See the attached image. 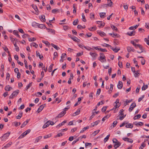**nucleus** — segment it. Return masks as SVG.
I'll list each match as a JSON object with an SVG mask.
<instances>
[{
	"instance_id": "obj_1",
	"label": "nucleus",
	"mask_w": 149,
	"mask_h": 149,
	"mask_svg": "<svg viewBox=\"0 0 149 149\" xmlns=\"http://www.w3.org/2000/svg\"><path fill=\"white\" fill-rule=\"evenodd\" d=\"M100 56L98 60L102 63H104L106 62L105 56L104 54L102 53H100Z\"/></svg>"
},
{
	"instance_id": "obj_2",
	"label": "nucleus",
	"mask_w": 149,
	"mask_h": 149,
	"mask_svg": "<svg viewBox=\"0 0 149 149\" xmlns=\"http://www.w3.org/2000/svg\"><path fill=\"white\" fill-rule=\"evenodd\" d=\"M112 141L113 143H115L114 147L115 148H118L120 145L121 143L116 139H113Z\"/></svg>"
},
{
	"instance_id": "obj_3",
	"label": "nucleus",
	"mask_w": 149,
	"mask_h": 149,
	"mask_svg": "<svg viewBox=\"0 0 149 149\" xmlns=\"http://www.w3.org/2000/svg\"><path fill=\"white\" fill-rule=\"evenodd\" d=\"M19 93V91L17 90L14 91L9 97V99H12L15 97Z\"/></svg>"
},
{
	"instance_id": "obj_4",
	"label": "nucleus",
	"mask_w": 149,
	"mask_h": 149,
	"mask_svg": "<svg viewBox=\"0 0 149 149\" xmlns=\"http://www.w3.org/2000/svg\"><path fill=\"white\" fill-rule=\"evenodd\" d=\"M10 132H8L7 133L4 134L1 137V140L2 141H5L7 139L8 137L9 136L10 134Z\"/></svg>"
},
{
	"instance_id": "obj_5",
	"label": "nucleus",
	"mask_w": 149,
	"mask_h": 149,
	"mask_svg": "<svg viewBox=\"0 0 149 149\" xmlns=\"http://www.w3.org/2000/svg\"><path fill=\"white\" fill-rule=\"evenodd\" d=\"M136 106V104L135 103L133 102V103L130 106L128 110L130 112H131L133 110V109Z\"/></svg>"
},
{
	"instance_id": "obj_6",
	"label": "nucleus",
	"mask_w": 149,
	"mask_h": 149,
	"mask_svg": "<svg viewBox=\"0 0 149 149\" xmlns=\"http://www.w3.org/2000/svg\"><path fill=\"white\" fill-rule=\"evenodd\" d=\"M66 112L65 111H64L61 112L57 116H56V118H61L64 116L66 113Z\"/></svg>"
},
{
	"instance_id": "obj_7",
	"label": "nucleus",
	"mask_w": 149,
	"mask_h": 149,
	"mask_svg": "<svg viewBox=\"0 0 149 149\" xmlns=\"http://www.w3.org/2000/svg\"><path fill=\"white\" fill-rule=\"evenodd\" d=\"M123 139L125 141H127V142L132 143L133 142V140L131 139L128 138L126 137L123 138Z\"/></svg>"
},
{
	"instance_id": "obj_8",
	"label": "nucleus",
	"mask_w": 149,
	"mask_h": 149,
	"mask_svg": "<svg viewBox=\"0 0 149 149\" xmlns=\"http://www.w3.org/2000/svg\"><path fill=\"white\" fill-rule=\"evenodd\" d=\"M97 24L100 25L99 27H103L105 23L104 22H102L101 21H97L96 22Z\"/></svg>"
},
{
	"instance_id": "obj_9",
	"label": "nucleus",
	"mask_w": 149,
	"mask_h": 149,
	"mask_svg": "<svg viewBox=\"0 0 149 149\" xmlns=\"http://www.w3.org/2000/svg\"><path fill=\"white\" fill-rule=\"evenodd\" d=\"M123 86V83L122 81H119L117 85V87L118 88L120 89L122 88Z\"/></svg>"
},
{
	"instance_id": "obj_10",
	"label": "nucleus",
	"mask_w": 149,
	"mask_h": 149,
	"mask_svg": "<svg viewBox=\"0 0 149 149\" xmlns=\"http://www.w3.org/2000/svg\"><path fill=\"white\" fill-rule=\"evenodd\" d=\"M127 48L128 52H130L131 51L134 52L135 51V49L132 47L128 46Z\"/></svg>"
},
{
	"instance_id": "obj_11",
	"label": "nucleus",
	"mask_w": 149,
	"mask_h": 149,
	"mask_svg": "<svg viewBox=\"0 0 149 149\" xmlns=\"http://www.w3.org/2000/svg\"><path fill=\"white\" fill-rule=\"evenodd\" d=\"M100 122V121L98 120L96 121L91 124V127H94L95 125H97Z\"/></svg>"
},
{
	"instance_id": "obj_12",
	"label": "nucleus",
	"mask_w": 149,
	"mask_h": 149,
	"mask_svg": "<svg viewBox=\"0 0 149 149\" xmlns=\"http://www.w3.org/2000/svg\"><path fill=\"white\" fill-rule=\"evenodd\" d=\"M135 33V31H133L130 32H128L127 33V34L129 36H134Z\"/></svg>"
},
{
	"instance_id": "obj_13",
	"label": "nucleus",
	"mask_w": 149,
	"mask_h": 149,
	"mask_svg": "<svg viewBox=\"0 0 149 149\" xmlns=\"http://www.w3.org/2000/svg\"><path fill=\"white\" fill-rule=\"evenodd\" d=\"M12 144V142L11 141H10L8 144H6L4 146V148H8L10 147Z\"/></svg>"
},
{
	"instance_id": "obj_14",
	"label": "nucleus",
	"mask_w": 149,
	"mask_h": 149,
	"mask_svg": "<svg viewBox=\"0 0 149 149\" xmlns=\"http://www.w3.org/2000/svg\"><path fill=\"white\" fill-rule=\"evenodd\" d=\"M44 106H43V105H41L40 106L39 108L38 109V110H37V112L38 113H39L40 111H41L44 108Z\"/></svg>"
},
{
	"instance_id": "obj_15",
	"label": "nucleus",
	"mask_w": 149,
	"mask_h": 149,
	"mask_svg": "<svg viewBox=\"0 0 149 149\" xmlns=\"http://www.w3.org/2000/svg\"><path fill=\"white\" fill-rule=\"evenodd\" d=\"M111 49L113 50V51L115 52H118V51L120 50V48H113L112 46L111 47Z\"/></svg>"
},
{
	"instance_id": "obj_16",
	"label": "nucleus",
	"mask_w": 149,
	"mask_h": 149,
	"mask_svg": "<svg viewBox=\"0 0 149 149\" xmlns=\"http://www.w3.org/2000/svg\"><path fill=\"white\" fill-rule=\"evenodd\" d=\"M49 121H47L43 126L42 128H45L46 127H48L49 125H50V124L49 123Z\"/></svg>"
},
{
	"instance_id": "obj_17",
	"label": "nucleus",
	"mask_w": 149,
	"mask_h": 149,
	"mask_svg": "<svg viewBox=\"0 0 149 149\" xmlns=\"http://www.w3.org/2000/svg\"><path fill=\"white\" fill-rule=\"evenodd\" d=\"M46 29L48 30V32L51 33L53 34H54L55 32V31L51 29H48L47 28H46Z\"/></svg>"
},
{
	"instance_id": "obj_18",
	"label": "nucleus",
	"mask_w": 149,
	"mask_h": 149,
	"mask_svg": "<svg viewBox=\"0 0 149 149\" xmlns=\"http://www.w3.org/2000/svg\"><path fill=\"white\" fill-rule=\"evenodd\" d=\"M67 122L66 120H65L63 121L61 123L59 124H58L57 126L56 127H59L61 126H62L64 125V124L65 123H66Z\"/></svg>"
},
{
	"instance_id": "obj_19",
	"label": "nucleus",
	"mask_w": 149,
	"mask_h": 149,
	"mask_svg": "<svg viewBox=\"0 0 149 149\" xmlns=\"http://www.w3.org/2000/svg\"><path fill=\"white\" fill-rule=\"evenodd\" d=\"M38 26L40 28V29H45L47 28L45 25L43 24H38Z\"/></svg>"
},
{
	"instance_id": "obj_20",
	"label": "nucleus",
	"mask_w": 149,
	"mask_h": 149,
	"mask_svg": "<svg viewBox=\"0 0 149 149\" xmlns=\"http://www.w3.org/2000/svg\"><path fill=\"white\" fill-rule=\"evenodd\" d=\"M12 89V88L10 87L9 85H7L6 86L5 89V90L9 91L11 89Z\"/></svg>"
},
{
	"instance_id": "obj_21",
	"label": "nucleus",
	"mask_w": 149,
	"mask_h": 149,
	"mask_svg": "<svg viewBox=\"0 0 149 149\" xmlns=\"http://www.w3.org/2000/svg\"><path fill=\"white\" fill-rule=\"evenodd\" d=\"M27 134H26V132H24L19 137L18 139H22Z\"/></svg>"
},
{
	"instance_id": "obj_22",
	"label": "nucleus",
	"mask_w": 149,
	"mask_h": 149,
	"mask_svg": "<svg viewBox=\"0 0 149 149\" xmlns=\"http://www.w3.org/2000/svg\"><path fill=\"white\" fill-rule=\"evenodd\" d=\"M89 128V127L88 126H87L86 127H84L81 130L80 132V133H82L84 132L87 129H88Z\"/></svg>"
},
{
	"instance_id": "obj_23",
	"label": "nucleus",
	"mask_w": 149,
	"mask_h": 149,
	"mask_svg": "<svg viewBox=\"0 0 149 149\" xmlns=\"http://www.w3.org/2000/svg\"><path fill=\"white\" fill-rule=\"evenodd\" d=\"M59 10L58 9H54L52 10V13L54 14H56V13L59 12Z\"/></svg>"
},
{
	"instance_id": "obj_24",
	"label": "nucleus",
	"mask_w": 149,
	"mask_h": 149,
	"mask_svg": "<svg viewBox=\"0 0 149 149\" xmlns=\"http://www.w3.org/2000/svg\"><path fill=\"white\" fill-rule=\"evenodd\" d=\"M36 56H39V58L41 60L42 59V58H43V57L42 56H41L40 53L37 51H36Z\"/></svg>"
},
{
	"instance_id": "obj_25",
	"label": "nucleus",
	"mask_w": 149,
	"mask_h": 149,
	"mask_svg": "<svg viewBox=\"0 0 149 149\" xmlns=\"http://www.w3.org/2000/svg\"><path fill=\"white\" fill-rule=\"evenodd\" d=\"M32 6L36 12H37V13L38 12V9L37 6H36L34 5H32Z\"/></svg>"
},
{
	"instance_id": "obj_26",
	"label": "nucleus",
	"mask_w": 149,
	"mask_h": 149,
	"mask_svg": "<svg viewBox=\"0 0 149 149\" xmlns=\"http://www.w3.org/2000/svg\"><path fill=\"white\" fill-rule=\"evenodd\" d=\"M14 46L15 47V49L17 52H18L19 51V47L17 46L16 42L13 43Z\"/></svg>"
},
{
	"instance_id": "obj_27",
	"label": "nucleus",
	"mask_w": 149,
	"mask_h": 149,
	"mask_svg": "<svg viewBox=\"0 0 149 149\" xmlns=\"http://www.w3.org/2000/svg\"><path fill=\"white\" fill-rule=\"evenodd\" d=\"M106 15V13H101L100 14V17L102 18H104L105 17Z\"/></svg>"
},
{
	"instance_id": "obj_28",
	"label": "nucleus",
	"mask_w": 149,
	"mask_h": 149,
	"mask_svg": "<svg viewBox=\"0 0 149 149\" xmlns=\"http://www.w3.org/2000/svg\"><path fill=\"white\" fill-rule=\"evenodd\" d=\"M18 32L17 31L14 30L13 31V33L15 35H16L18 37L20 38V36L18 34Z\"/></svg>"
},
{
	"instance_id": "obj_29",
	"label": "nucleus",
	"mask_w": 149,
	"mask_h": 149,
	"mask_svg": "<svg viewBox=\"0 0 149 149\" xmlns=\"http://www.w3.org/2000/svg\"><path fill=\"white\" fill-rule=\"evenodd\" d=\"M13 124L14 125L17 127L19 125L21 124V123L20 122H18L16 121L14 122L13 123Z\"/></svg>"
},
{
	"instance_id": "obj_30",
	"label": "nucleus",
	"mask_w": 149,
	"mask_h": 149,
	"mask_svg": "<svg viewBox=\"0 0 149 149\" xmlns=\"http://www.w3.org/2000/svg\"><path fill=\"white\" fill-rule=\"evenodd\" d=\"M90 54L93 57H96L97 54L95 53L90 52Z\"/></svg>"
},
{
	"instance_id": "obj_31",
	"label": "nucleus",
	"mask_w": 149,
	"mask_h": 149,
	"mask_svg": "<svg viewBox=\"0 0 149 149\" xmlns=\"http://www.w3.org/2000/svg\"><path fill=\"white\" fill-rule=\"evenodd\" d=\"M111 28L115 30L116 31H117L118 30V29L113 24H111Z\"/></svg>"
},
{
	"instance_id": "obj_32",
	"label": "nucleus",
	"mask_w": 149,
	"mask_h": 149,
	"mask_svg": "<svg viewBox=\"0 0 149 149\" xmlns=\"http://www.w3.org/2000/svg\"><path fill=\"white\" fill-rule=\"evenodd\" d=\"M125 127L127 128H132L133 127V126L132 125V124L130 123L126 125H125Z\"/></svg>"
},
{
	"instance_id": "obj_33",
	"label": "nucleus",
	"mask_w": 149,
	"mask_h": 149,
	"mask_svg": "<svg viewBox=\"0 0 149 149\" xmlns=\"http://www.w3.org/2000/svg\"><path fill=\"white\" fill-rule=\"evenodd\" d=\"M54 65V64H52L49 66L48 68V71L49 72H50L52 71V68Z\"/></svg>"
},
{
	"instance_id": "obj_34",
	"label": "nucleus",
	"mask_w": 149,
	"mask_h": 149,
	"mask_svg": "<svg viewBox=\"0 0 149 149\" xmlns=\"http://www.w3.org/2000/svg\"><path fill=\"white\" fill-rule=\"evenodd\" d=\"M42 138V136H39L37 137L35 139V143L38 142Z\"/></svg>"
},
{
	"instance_id": "obj_35",
	"label": "nucleus",
	"mask_w": 149,
	"mask_h": 149,
	"mask_svg": "<svg viewBox=\"0 0 149 149\" xmlns=\"http://www.w3.org/2000/svg\"><path fill=\"white\" fill-rule=\"evenodd\" d=\"M138 45L139 46V49L141 50V51L140 52L137 51V52L139 53H141L143 52V47L141 45Z\"/></svg>"
},
{
	"instance_id": "obj_36",
	"label": "nucleus",
	"mask_w": 149,
	"mask_h": 149,
	"mask_svg": "<svg viewBox=\"0 0 149 149\" xmlns=\"http://www.w3.org/2000/svg\"><path fill=\"white\" fill-rule=\"evenodd\" d=\"M79 20L78 19L75 20L73 22V25H77L78 23Z\"/></svg>"
},
{
	"instance_id": "obj_37",
	"label": "nucleus",
	"mask_w": 149,
	"mask_h": 149,
	"mask_svg": "<svg viewBox=\"0 0 149 149\" xmlns=\"http://www.w3.org/2000/svg\"><path fill=\"white\" fill-rule=\"evenodd\" d=\"M141 117V115L140 114H138L135 116L134 117V120H136V119H139Z\"/></svg>"
},
{
	"instance_id": "obj_38",
	"label": "nucleus",
	"mask_w": 149,
	"mask_h": 149,
	"mask_svg": "<svg viewBox=\"0 0 149 149\" xmlns=\"http://www.w3.org/2000/svg\"><path fill=\"white\" fill-rule=\"evenodd\" d=\"M110 116V115H107L106 116H104L102 118V120L104 121L105 120L107 119V118H109Z\"/></svg>"
},
{
	"instance_id": "obj_39",
	"label": "nucleus",
	"mask_w": 149,
	"mask_h": 149,
	"mask_svg": "<svg viewBox=\"0 0 149 149\" xmlns=\"http://www.w3.org/2000/svg\"><path fill=\"white\" fill-rule=\"evenodd\" d=\"M126 115L124 116L123 115L119 114L118 115V116L119 118V119L120 120H122L125 117Z\"/></svg>"
},
{
	"instance_id": "obj_40",
	"label": "nucleus",
	"mask_w": 149,
	"mask_h": 149,
	"mask_svg": "<svg viewBox=\"0 0 149 149\" xmlns=\"http://www.w3.org/2000/svg\"><path fill=\"white\" fill-rule=\"evenodd\" d=\"M31 46H33L35 47L36 48H37L38 47V45L36 44L35 42H32L31 44Z\"/></svg>"
},
{
	"instance_id": "obj_41",
	"label": "nucleus",
	"mask_w": 149,
	"mask_h": 149,
	"mask_svg": "<svg viewBox=\"0 0 149 149\" xmlns=\"http://www.w3.org/2000/svg\"><path fill=\"white\" fill-rule=\"evenodd\" d=\"M51 45L54 48H55L57 50H58L60 49L59 47H58L56 45H55L53 44V43H52L51 44Z\"/></svg>"
},
{
	"instance_id": "obj_42",
	"label": "nucleus",
	"mask_w": 149,
	"mask_h": 149,
	"mask_svg": "<svg viewBox=\"0 0 149 149\" xmlns=\"http://www.w3.org/2000/svg\"><path fill=\"white\" fill-rule=\"evenodd\" d=\"M98 33L101 36H105L106 35V34L104 32L102 31L99 32H98Z\"/></svg>"
},
{
	"instance_id": "obj_43",
	"label": "nucleus",
	"mask_w": 149,
	"mask_h": 149,
	"mask_svg": "<svg viewBox=\"0 0 149 149\" xmlns=\"http://www.w3.org/2000/svg\"><path fill=\"white\" fill-rule=\"evenodd\" d=\"M148 87V86L147 85H143L141 89L143 91H144Z\"/></svg>"
},
{
	"instance_id": "obj_44",
	"label": "nucleus",
	"mask_w": 149,
	"mask_h": 149,
	"mask_svg": "<svg viewBox=\"0 0 149 149\" xmlns=\"http://www.w3.org/2000/svg\"><path fill=\"white\" fill-rule=\"evenodd\" d=\"M110 136V134H109L108 135H107L106 137L104 138V141L105 143L106 142H107L108 140L109 139V137Z\"/></svg>"
},
{
	"instance_id": "obj_45",
	"label": "nucleus",
	"mask_w": 149,
	"mask_h": 149,
	"mask_svg": "<svg viewBox=\"0 0 149 149\" xmlns=\"http://www.w3.org/2000/svg\"><path fill=\"white\" fill-rule=\"evenodd\" d=\"M111 6L110 4L108 3L107 4H105L103 5L102 6L103 8H107L108 6L111 7Z\"/></svg>"
},
{
	"instance_id": "obj_46",
	"label": "nucleus",
	"mask_w": 149,
	"mask_h": 149,
	"mask_svg": "<svg viewBox=\"0 0 149 149\" xmlns=\"http://www.w3.org/2000/svg\"><path fill=\"white\" fill-rule=\"evenodd\" d=\"M40 20L42 22H45V17L44 15H42L40 17Z\"/></svg>"
},
{
	"instance_id": "obj_47",
	"label": "nucleus",
	"mask_w": 149,
	"mask_h": 149,
	"mask_svg": "<svg viewBox=\"0 0 149 149\" xmlns=\"http://www.w3.org/2000/svg\"><path fill=\"white\" fill-rule=\"evenodd\" d=\"M38 23H37L35 22H33L32 24V26L34 27H36L37 26H38Z\"/></svg>"
},
{
	"instance_id": "obj_48",
	"label": "nucleus",
	"mask_w": 149,
	"mask_h": 149,
	"mask_svg": "<svg viewBox=\"0 0 149 149\" xmlns=\"http://www.w3.org/2000/svg\"><path fill=\"white\" fill-rule=\"evenodd\" d=\"M80 113V110H78L77 111L75 112L74 113V116H75L76 115H79V113Z\"/></svg>"
},
{
	"instance_id": "obj_49",
	"label": "nucleus",
	"mask_w": 149,
	"mask_h": 149,
	"mask_svg": "<svg viewBox=\"0 0 149 149\" xmlns=\"http://www.w3.org/2000/svg\"><path fill=\"white\" fill-rule=\"evenodd\" d=\"M82 20L84 22H86V19H85V16L83 13H82Z\"/></svg>"
},
{
	"instance_id": "obj_50",
	"label": "nucleus",
	"mask_w": 149,
	"mask_h": 149,
	"mask_svg": "<svg viewBox=\"0 0 149 149\" xmlns=\"http://www.w3.org/2000/svg\"><path fill=\"white\" fill-rule=\"evenodd\" d=\"M32 82L30 83L29 84H28L26 87V90H27L32 85Z\"/></svg>"
},
{
	"instance_id": "obj_51",
	"label": "nucleus",
	"mask_w": 149,
	"mask_h": 149,
	"mask_svg": "<svg viewBox=\"0 0 149 149\" xmlns=\"http://www.w3.org/2000/svg\"><path fill=\"white\" fill-rule=\"evenodd\" d=\"M146 146V145L144 143H142L141 145V146L139 147V149H143V148L144 147Z\"/></svg>"
},
{
	"instance_id": "obj_52",
	"label": "nucleus",
	"mask_w": 149,
	"mask_h": 149,
	"mask_svg": "<svg viewBox=\"0 0 149 149\" xmlns=\"http://www.w3.org/2000/svg\"><path fill=\"white\" fill-rule=\"evenodd\" d=\"M51 136V134H49L46 135H45L44 137V138L45 139H47L48 138H49V137H50Z\"/></svg>"
},
{
	"instance_id": "obj_53",
	"label": "nucleus",
	"mask_w": 149,
	"mask_h": 149,
	"mask_svg": "<svg viewBox=\"0 0 149 149\" xmlns=\"http://www.w3.org/2000/svg\"><path fill=\"white\" fill-rule=\"evenodd\" d=\"M135 124L136 126H141L143 125V122H139V123H135Z\"/></svg>"
},
{
	"instance_id": "obj_54",
	"label": "nucleus",
	"mask_w": 149,
	"mask_h": 149,
	"mask_svg": "<svg viewBox=\"0 0 149 149\" xmlns=\"http://www.w3.org/2000/svg\"><path fill=\"white\" fill-rule=\"evenodd\" d=\"M90 18L91 19H93L94 18L95 15L94 14L92 13H91L90 14Z\"/></svg>"
},
{
	"instance_id": "obj_55",
	"label": "nucleus",
	"mask_w": 149,
	"mask_h": 149,
	"mask_svg": "<svg viewBox=\"0 0 149 149\" xmlns=\"http://www.w3.org/2000/svg\"><path fill=\"white\" fill-rule=\"evenodd\" d=\"M77 28L78 29H84L85 28V26H82L81 25L79 24L77 25Z\"/></svg>"
},
{
	"instance_id": "obj_56",
	"label": "nucleus",
	"mask_w": 149,
	"mask_h": 149,
	"mask_svg": "<svg viewBox=\"0 0 149 149\" xmlns=\"http://www.w3.org/2000/svg\"><path fill=\"white\" fill-rule=\"evenodd\" d=\"M120 106V104H115V105H114V107H113V109L112 110H113V109H116V108L119 107Z\"/></svg>"
},
{
	"instance_id": "obj_57",
	"label": "nucleus",
	"mask_w": 149,
	"mask_h": 149,
	"mask_svg": "<svg viewBox=\"0 0 149 149\" xmlns=\"http://www.w3.org/2000/svg\"><path fill=\"white\" fill-rule=\"evenodd\" d=\"M28 40L29 41L31 42L35 41L36 40V39L35 38H29Z\"/></svg>"
},
{
	"instance_id": "obj_58",
	"label": "nucleus",
	"mask_w": 149,
	"mask_h": 149,
	"mask_svg": "<svg viewBox=\"0 0 149 149\" xmlns=\"http://www.w3.org/2000/svg\"><path fill=\"white\" fill-rule=\"evenodd\" d=\"M119 36H120L119 35L117 34H113V36H112V37L114 38L116 37H119Z\"/></svg>"
},
{
	"instance_id": "obj_59",
	"label": "nucleus",
	"mask_w": 149,
	"mask_h": 149,
	"mask_svg": "<svg viewBox=\"0 0 149 149\" xmlns=\"http://www.w3.org/2000/svg\"><path fill=\"white\" fill-rule=\"evenodd\" d=\"M93 29H94V30H96V27H92L88 29L90 31H92V30Z\"/></svg>"
},
{
	"instance_id": "obj_60",
	"label": "nucleus",
	"mask_w": 149,
	"mask_h": 149,
	"mask_svg": "<svg viewBox=\"0 0 149 149\" xmlns=\"http://www.w3.org/2000/svg\"><path fill=\"white\" fill-rule=\"evenodd\" d=\"M42 42L45 44L47 45H49V42L47 41L42 40Z\"/></svg>"
},
{
	"instance_id": "obj_61",
	"label": "nucleus",
	"mask_w": 149,
	"mask_h": 149,
	"mask_svg": "<svg viewBox=\"0 0 149 149\" xmlns=\"http://www.w3.org/2000/svg\"><path fill=\"white\" fill-rule=\"evenodd\" d=\"M24 64L25 65V67L26 68L28 69V65L27 64V62L26 60L24 59Z\"/></svg>"
},
{
	"instance_id": "obj_62",
	"label": "nucleus",
	"mask_w": 149,
	"mask_h": 149,
	"mask_svg": "<svg viewBox=\"0 0 149 149\" xmlns=\"http://www.w3.org/2000/svg\"><path fill=\"white\" fill-rule=\"evenodd\" d=\"M29 36L28 34H24V35H23L22 36V37L23 38H26L27 37H29Z\"/></svg>"
},
{
	"instance_id": "obj_63",
	"label": "nucleus",
	"mask_w": 149,
	"mask_h": 149,
	"mask_svg": "<svg viewBox=\"0 0 149 149\" xmlns=\"http://www.w3.org/2000/svg\"><path fill=\"white\" fill-rule=\"evenodd\" d=\"M117 123V121H115L113 122L112 124L113 125V127H115Z\"/></svg>"
},
{
	"instance_id": "obj_64",
	"label": "nucleus",
	"mask_w": 149,
	"mask_h": 149,
	"mask_svg": "<svg viewBox=\"0 0 149 149\" xmlns=\"http://www.w3.org/2000/svg\"><path fill=\"white\" fill-rule=\"evenodd\" d=\"M118 65L120 68H122L123 65L122 63L121 62H120V61H119L118 63Z\"/></svg>"
}]
</instances>
